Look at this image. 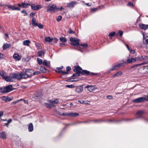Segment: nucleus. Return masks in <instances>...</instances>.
<instances>
[{"label":"nucleus","mask_w":148,"mask_h":148,"mask_svg":"<svg viewBox=\"0 0 148 148\" xmlns=\"http://www.w3.org/2000/svg\"><path fill=\"white\" fill-rule=\"evenodd\" d=\"M139 27L140 29L145 30L148 28V25L140 23L139 25Z\"/></svg>","instance_id":"1a4fd4ad"},{"label":"nucleus","mask_w":148,"mask_h":148,"mask_svg":"<svg viewBox=\"0 0 148 148\" xmlns=\"http://www.w3.org/2000/svg\"><path fill=\"white\" fill-rule=\"evenodd\" d=\"M0 137L2 139H5L6 138V134L5 132H0Z\"/></svg>","instance_id":"412c9836"},{"label":"nucleus","mask_w":148,"mask_h":148,"mask_svg":"<svg viewBox=\"0 0 148 148\" xmlns=\"http://www.w3.org/2000/svg\"><path fill=\"white\" fill-rule=\"evenodd\" d=\"M30 41L29 40H24L23 41V44L24 45L28 46L29 45Z\"/></svg>","instance_id":"a878e982"},{"label":"nucleus","mask_w":148,"mask_h":148,"mask_svg":"<svg viewBox=\"0 0 148 148\" xmlns=\"http://www.w3.org/2000/svg\"><path fill=\"white\" fill-rule=\"evenodd\" d=\"M32 8L35 10H37L41 8L40 5H36L34 4H32L31 5Z\"/></svg>","instance_id":"9b49d317"},{"label":"nucleus","mask_w":148,"mask_h":148,"mask_svg":"<svg viewBox=\"0 0 148 148\" xmlns=\"http://www.w3.org/2000/svg\"><path fill=\"white\" fill-rule=\"evenodd\" d=\"M12 119H10L8 120V121L7 122L8 123H9L10 122H12Z\"/></svg>","instance_id":"338daca9"},{"label":"nucleus","mask_w":148,"mask_h":148,"mask_svg":"<svg viewBox=\"0 0 148 148\" xmlns=\"http://www.w3.org/2000/svg\"><path fill=\"white\" fill-rule=\"evenodd\" d=\"M4 88H1L0 87V90H1V92L2 93H4Z\"/></svg>","instance_id":"0e129e2a"},{"label":"nucleus","mask_w":148,"mask_h":148,"mask_svg":"<svg viewBox=\"0 0 148 148\" xmlns=\"http://www.w3.org/2000/svg\"><path fill=\"white\" fill-rule=\"evenodd\" d=\"M130 52L131 53H132V54H134L135 53V51L134 50H131Z\"/></svg>","instance_id":"774afa93"},{"label":"nucleus","mask_w":148,"mask_h":148,"mask_svg":"<svg viewBox=\"0 0 148 148\" xmlns=\"http://www.w3.org/2000/svg\"><path fill=\"white\" fill-rule=\"evenodd\" d=\"M79 45H81L84 47H86L88 46V45L86 44H79Z\"/></svg>","instance_id":"864d4df0"},{"label":"nucleus","mask_w":148,"mask_h":148,"mask_svg":"<svg viewBox=\"0 0 148 148\" xmlns=\"http://www.w3.org/2000/svg\"><path fill=\"white\" fill-rule=\"evenodd\" d=\"M61 115L63 116H68V113H63L61 114Z\"/></svg>","instance_id":"4d7b16f0"},{"label":"nucleus","mask_w":148,"mask_h":148,"mask_svg":"<svg viewBox=\"0 0 148 148\" xmlns=\"http://www.w3.org/2000/svg\"><path fill=\"white\" fill-rule=\"evenodd\" d=\"M145 64V63H141V64H136V65H134L133 66V67H137V66H141V65L144 64Z\"/></svg>","instance_id":"3c124183"},{"label":"nucleus","mask_w":148,"mask_h":148,"mask_svg":"<svg viewBox=\"0 0 148 148\" xmlns=\"http://www.w3.org/2000/svg\"><path fill=\"white\" fill-rule=\"evenodd\" d=\"M12 86L11 85H10L6 86L5 87H4V93H8L11 91L12 89Z\"/></svg>","instance_id":"423d86ee"},{"label":"nucleus","mask_w":148,"mask_h":148,"mask_svg":"<svg viewBox=\"0 0 148 148\" xmlns=\"http://www.w3.org/2000/svg\"><path fill=\"white\" fill-rule=\"evenodd\" d=\"M12 79L13 78L10 76V74L9 77L6 76L4 79H5L7 82H10L13 81Z\"/></svg>","instance_id":"6ab92c4d"},{"label":"nucleus","mask_w":148,"mask_h":148,"mask_svg":"<svg viewBox=\"0 0 148 148\" xmlns=\"http://www.w3.org/2000/svg\"><path fill=\"white\" fill-rule=\"evenodd\" d=\"M11 46L10 44L7 43H5L3 46V50H5L6 49L10 48Z\"/></svg>","instance_id":"2eb2a0df"},{"label":"nucleus","mask_w":148,"mask_h":148,"mask_svg":"<svg viewBox=\"0 0 148 148\" xmlns=\"http://www.w3.org/2000/svg\"><path fill=\"white\" fill-rule=\"evenodd\" d=\"M38 56L41 57L42 55L44 54V52L42 51H38Z\"/></svg>","instance_id":"473e14b6"},{"label":"nucleus","mask_w":148,"mask_h":148,"mask_svg":"<svg viewBox=\"0 0 148 148\" xmlns=\"http://www.w3.org/2000/svg\"><path fill=\"white\" fill-rule=\"evenodd\" d=\"M60 40L61 41L63 42H66V40L65 38L61 37L60 38Z\"/></svg>","instance_id":"f704fd0d"},{"label":"nucleus","mask_w":148,"mask_h":148,"mask_svg":"<svg viewBox=\"0 0 148 148\" xmlns=\"http://www.w3.org/2000/svg\"><path fill=\"white\" fill-rule=\"evenodd\" d=\"M35 13L32 12L30 14V16L31 17H33L35 15Z\"/></svg>","instance_id":"603ef678"},{"label":"nucleus","mask_w":148,"mask_h":148,"mask_svg":"<svg viewBox=\"0 0 148 148\" xmlns=\"http://www.w3.org/2000/svg\"><path fill=\"white\" fill-rule=\"evenodd\" d=\"M55 72L56 73H61L63 75H65L68 74V73L66 72H64L62 71L61 70H56Z\"/></svg>","instance_id":"2f4dec72"},{"label":"nucleus","mask_w":148,"mask_h":148,"mask_svg":"<svg viewBox=\"0 0 148 148\" xmlns=\"http://www.w3.org/2000/svg\"><path fill=\"white\" fill-rule=\"evenodd\" d=\"M107 98L109 99H111L112 98V96L110 95H108L107 96Z\"/></svg>","instance_id":"69168bd1"},{"label":"nucleus","mask_w":148,"mask_h":148,"mask_svg":"<svg viewBox=\"0 0 148 148\" xmlns=\"http://www.w3.org/2000/svg\"><path fill=\"white\" fill-rule=\"evenodd\" d=\"M40 73V72L39 71H37L34 72L33 73V75H37Z\"/></svg>","instance_id":"8fccbe9b"},{"label":"nucleus","mask_w":148,"mask_h":148,"mask_svg":"<svg viewBox=\"0 0 148 148\" xmlns=\"http://www.w3.org/2000/svg\"><path fill=\"white\" fill-rule=\"evenodd\" d=\"M70 40L72 42H74L71 43V45H79V40L77 38L71 37L70 38Z\"/></svg>","instance_id":"39448f33"},{"label":"nucleus","mask_w":148,"mask_h":148,"mask_svg":"<svg viewBox=\"0 0 148 148\" xmlns=\"http://www.w3.org/2000/svg\"><path fill=\"white\" fill-rule=\"evenodd\" d=\"M143 68L145 70L146 72L148 73V66H143Z\"/></svg>","instance_id":"79ce46f5"},{"label":"nucleus","mask_w":148,"mask_h":148,"mask_svg":"<svg viewBox=\"0 0 148 148\" xmlns=\"http://www.w3.org/2000/svg\"><path fill=\"white\" fill-rule=\"evenodd\" d=\"M10 76L12 77L13 79H16L18 80H20L21 79V73H11L10 74Z\"/></svg>","instance_id":"20e7f679"},{"label":"nucleus","mask_w":148,"mask_h":148,"mask_svg":"<svg viewBox=\"0 0 148 148\" xmlns=\"http://www.w3.org/2000/svg\"><path fill=\"white\" fill-rule=\"evenodd\" d=\"M76 73H75L73 74V75L72 76V77H74L75 76H79L80 75V74L77 72H75Z\"/></svg>","instance_id":"58836bf2"},{"label":"nucleus","mask_w":148,"mask_h":148,"mask_svg":"<svg viewBox=\"0 0 148 148\" xmlns=\"http://www.w3.org/2000/svg\"><path fill=\"white\" fill-rule=\"evenodd\" d=\"M45 40L47 42H50L52 40V39L49 37H46L45 38Z\"/></svg>","instance_id":"72a5a7b5"},{"label":"nucleus","mask_w":148,"mask_h":148,"mask_svg":"<svg viewBox=\"0 0 148 148\" xmlns=\"http://www.w3.org/2000/svg\"><path fill=\"white\" fill-rule=\"evenodd\" d=\"M37 25V26H38L39 28L40 29H42L43 28V25H42L40 23H39V24H37V25Z\"/></svg>","instance_id":"37998d69"},{"label":"nucleus","mask_w":148,"mask_h":148,"mask_svg":"<svg viewBox=\"0 0 148 148\" xmlns=\"http://www.w3.org/2000/svg\"><path fill=\"white\" fill-rule=\"evenodd\" d=\"M59 9V8H57L56 5L53 4L48 7L47 11L49 12L51 11H53L54 12L55 11H57Z\"/></svg>","instance_id":"f03ea898"},{"label":"nucleus","mask_w":148,"mask_h":148,"mask_svg":"<svg viewBox=\"0 0 148 148\" xmlns=\"http://www.w3.org/2000/svg\"><path fill=\"white\" fill-rule=\"evenodd\" d=\"M82 2L84 3H85L86 5H87L88 6H91V5L92 4V3H86L84 1H82Z\"/></svg>","instance_id":"a18cd8bd"},{"label":"nucleus","mask_w":148,"mask_h":148,"mask_svg":"<svg viewBox=\"0 0 148 148\" xmlns=\"http://www.w3.org/2000/svg\"><path fill=\"white\" fill-rule=\"evenodd\" d=\"M45 106L47 108H51L52 106L51 104H49L47 103H45Z\"/></svg>","instance_id":"ea45409f"},{"label":"nucleus","mask_w":148,"mask_h":148,"mask_svg":"<svg viewBox=\"0 0 148 148\" xmlns=\"http://www.w3.org/2000/svg\"><path fill=\"white\" fill-rule=\"evenodd\" d=\"M136 59L138 60H143V58L142 57V56H141L138 57H137V58H136Z\"/></svg>","instance_id":"49530a36"},{"label":"nucleus","mask_w":148,"mask_h":148,"mask_svg":"<svg viewBox=\"0 0 148 148\" xmlns=\"http://www.w3.org/2000/svg\"><path fill=\"white\" fill-rule=\"evenodd\" d=\"M31 5L30 4L25 3V2L22 3V8H27L28 7Z\"/></svg>","instance_id":"b1692460"},{"label":"nucleus","mask_w":148,"mask_h":148,"mask_svg":"<svg viewBox=\"0 0 148 148\" xmlns=\"http://www.w3.org/2000/svg\"><path fill=\"white\" fill-rule=\"evenodd\" d=\"M127 5L128 6H132V7H133L134 6V5L133 3L131 2H129L127 3Z\"/></svg>","instance_id":"09e8293b"},{"label":"nucleus","mask_w":148,"mask_h":148,"mask_svg":"<svg viewBox=\"0 0 148 148\" xmlns=\"http://www.w3.org/2000/svg\"><path fill=\"white\" fill-rule=\"evenodd\" d=\"M79 114L77 113L71 112L68 113V116L70 117H75L79 115Z\"/></svg>","instance_id":"aec40b11"},{"label":"nucleus","mask_w":148,"mask_h":148,"mask_svg":"<svg viewBox=\"0 0 148 148\" xmlns=\"http://www.w3.org/2000/svg\"><path fill=\"white\" fill-rule=\"evenodd\" d=\"M5 7H7L8 8L12 9V10H20L21 9L18 7H15L14 6H12L11 5H7Z\"/></svg>","instance_id":"0eeeda50"},{"label":"nucleus","mask_w":148,"mask_h":148,"mask_svg":"<svg viewBox=\"0 0 148 148\" xmlns=\"http://www.w3.org/2000/svg\"><path fill=\"white\" fill-rule=\"evenodd\" d=\"M40 70L43 73L46 72L47 69L44 66H41L40 68Z\"/></svg>","instance_id":"c756f323"},{"label":"nucleus","mask_w":148,"mask_h":148,"mask_svg":"<svg viewBox=\"0 0 148 148\" xmlns=\"http://www.w3.org/2000/svg\"><path fill=\"white\" fill-rule=\"evenodd\" d=\"M145 101H148V94L145 97H139L134 99L132 100V102L134 103H139Z\"/></svg>","instance_id":"f257e3e1"},{"label":"nucleus","mask_w":148,"mask_h":148,"mask_svg":"<svg viewBox=\"0 0 148 148\" xmlns=\"http://www.w3.org/2000/svg\"><path fill=\"white\" fill-rule=\"evenodd\" d=\"M21 78L22 79H25L28 78L29 76L26 73H23V72H21Z\"/></svg>","instance_id":"f8f14e48"},{"label":"nucleus","mask_w":148,"mask_h":148,"mask_svg":"<svg viewBox=\"0 0 148 148\" xmlns=\"http://www.w3.org/2000/svg\"><path fill=\"white\" fill-rule=\"evenodd\" d=\"M49 102L51 104L52 106L55 107L56 106L55 105L56 104H57L59 103V101L58 99H56L53 101L52 100H49Z\"/></svg>","instance_id":"9d476101"},{"label":"nucleus","mask_w":148,"mask_h":148,"mask_svg":"<svg viewBox=\"0 0 148 148\" xmlns=\"http://www.w3.org/2000/svg\"><path fill=\"white\" fill-rule=\"evenodd\" d=\"M88 75L90 74L91 75H94V73H90L89 71H87L86 70H82L81 72V74L82 75L84 74Z\"/></svg>","instance_id":"4468645a"},{"label":"nucleus","mask_w":148,"mask_h":148,"mask_svg":"<svg viewBox=\"0 0 148 148\" xmlns=\"http://www.w3.org/2000/svg\"><path fill=\"white\" fill-rule=\"evenodd\" d=\"M0 75L4 79L6 76V73L3 71H0Z\"/></svg>","instance_id":"cd10ccee"},{"label":"nucleus","mask_w":148,"mask_h":148,"mask_svg":"<svg viewBox=\"0 0 148 148\" xmlns=\"http://www.w3.org/2000/svg\"><path fill=\"white\" fill-rule=\"evenodd\" d=\"M104 5H102L101 6H99L97 8H93L91 9V11L92 12H95L97 11L98 9H101V7L104 8Z\"/></svg>","instance_id":"ddd939ff"},{"label":"nucleus","mask_w":148,"mask_h":148,"mask_svg":"<svg viewBox=\"0 0 148 148\" xmlns=\"http://www.w3.org/2000/svg\"><path fill=\"white\" fill-rule=\"evenodd\" d=\"M68 32L69 34H72V33L74 34H75V32L73 31L71 29H70L69 30Z\"/></svg>","instance_id":"6e6d98bb"},{"label":"nucleus","mask_w":148,"mask_h":148,"mask_svg":"<svg viewBox=\"0 0 148 148\" xmlns=\"http://www.w3.org/2000/svg\"><path fill=\"white\" fill-rule=\"evenodd\" d=\"M71 70V68L70 67L68 66L66 67V71H70Z\"/></svg>","instance_id":"bf43d9fd"},{"label":"nucleus","mask_w":148,"mask_h":148,"mask_svg":"<svg viewBox=\"0 0 148 148\" xmlns=\"http://www.w3.org/2000/svg\"><path fill=\"white\" fill-rule=\"evenodd\" d=\"M25 72L26 73H32L33 72V71L30 69H27L26 70Z\"/></svg>","instance_id":"4c0bfd02"},{"label":"nucleus","mask_w":148,"mask_h":148,"mask_svg":"<svg viewBox=\"0 0 148 148\" xmlns=\"http://www.w3.org/2000/svg\"><path fill=\"white\" fill-rule=\"evenodd\" d=\"M68 82H74L77 81V80H74V79H70L68 80Z\"/></svg>","instance_id":"5fc2aeb1"},{"label":"nucleus","mask_w":148,"mask_h":148,"mask_svg":"<svg viewBox=\"0 0 148 148\" xmlns=\"http://www.w3.org/2000/svg\"><path fill=\"white\" fill-rule=\"evenodd\" d=\"M2 100H5L6 101H7V98H6V97L4 96L2 97Z\"/></svg>","instance_id":"052dcab7"},{"label":"nucleus","mask_w":148,"mask_h":148,"mask_svg":"<svg viewBox=\"0 0 148 148\" xmlns=\"http://www.w3.org/2000/svg\"><path fill=\"white\" fill-rule=\"evenodd\" d=\"M76 1H72L70 3H68L67 4V7L69 8H73L75 5L77 4Z\"/></svg>","instance_id":"6e6552de"},{"label":"nucleus","mask_w":148,"mask_h":148,"mask_svg":"<svg viewBox=\"0 0 148 148\" xmlns=\"http://www.w3.org/2000/svg\"><path fill=\"white\" fill-rule=\"evenodd\" d=\"M3 115V112L2 111H0V118H1Z\"/></svg>","instance_id":"e2e57ef3"},{"label":"nucleus","mask_w":148,"mask_h":148,"mask_svg":"<svg viewBox=\"0 0 148 148\" xmlns=\"http://www.w3.org/2000/svg\"><path fill=\"white\" fill-rule=\"evenodd\" d=\"M143 112H144L143 111H139L137 112V114L138 115H140L143 114Z\"/></svg>","instance_id":"c03bdc74"},{"label":"nucleus","mask_w":148,"mask_h":148,"mask_svg":"<svg viewBox=\"0 0 148 148\" xmlns=\"http://www.w3.org/2000/svg\"><path fill=\"white\" fill-rule=\"evenodd\" d=\"M83 88L81 86H79L76 88L75 91L78 93H80L83 91Z\"/></svg>","instance_id":"4be33fe9"},{"label":"nucleus","mask_w":148,"mask_h":148,"mask_svg":"<svg viewBox=\"0 0 148 148\" xmlns=\"http://www.w3.org/2000/svg\"><path fill=\"white\" fill-rule=\"evenodd\" d=\"M118 33L120 36H121L123 34V33L122 31L119 30L118 32Z\"/></svg>","instance_id":"de8ad7c7"},{"label":"nucleus","mask_w":148,"mask_h":148,"mask_svg":"<svg viewBox=\"0 0 148 148\" xmlns=\"http://www.w3.org/2000/svg\"><path fill=\"white\" fill-rule=\"evenodd\" d=\"M63 68V66H61L60 67H57V69L58 70H61Z\"/></svg>","instance_id":"680f3d73"},{"label":"nucleus","mask_w":148,"mask_h":148,"mask_svg":"<svg viewBox=\"0 0 148 148\" xmlns=\"http://www.w3.org/2000/svg\"><path fill=\"white\" fill-rule=\"evenodd\" d=\"M13 58L17 60H21L20 56L17 54H15L13 55Z\"/></svg>","instance_id":"5701e85b"},{"label":"nucleus","mask_w":148,"mask_h":148,"mask_svg":"<svg viewBox=\"0 0 148 148\" xmlns=\"http://www.w3.org/2000/svg\"><path fill=\"white\" fill-rule=\"evenodd\" d=\"M66 87L69 88H72L74 87L75 86L74 85H66Z\"/></svg>","instance_id":"a19ab883"},{"label":"nucleus","mask_w":148,"mask_h":148,"mask_svg":"<svg viewBox=\"0 0 148 148\" xmlns=\"http://www.w3.org/2000/svg\"><path fill=\"white\" fill-rule=\"evenodd\" d=\"M136 58L128 59L127 61V62L128 63H131L136 62Z\"/></svg>","instance_id":"a211bd4d"},{"label":"nucleus","mask_w":148,"mask_h":148,"mask_svg":"<svg viewBox=\"0 0 148 148\" xmlns=\"http://www.w3.org/2000/svg\"><path fill=\"white\" fill-rule=\"evenodd\" d=\"M85 88H87L90 92H92L93 90L95 89V86H94L88 85L86 86Z\"/></svg>","instance_id":"dca6fc26"},{"label":"nucleus","mask_w":148,"mask_h":148,"mask_svg":"<svg viewBox=\"0 0 148 148\" xmlns=\"http://www.w3.org/2000/svg\"><path fill=\"white\" fill-rule=\"evenodd\" d=\"M50 63L49 62L47 61L46 60H44L42 62V64L46 66L49 65Z\"/></svg>","instance_id":"c85d7f7f"},{"label":"nucleus","mask_w":148,"mask_h":148,"mask_svg":"<svg viewBox=\"0 0 148 148\" xmlns=\"http://www.w3.org/2000/svg\"><path fill=\"white\" fill-rule=\"evenodd\" d=\"M126 62H124L123 63H121L116 65H113L110 69V71H113L119 68L121 66H124V64H126Z\"/></svg>","instance_id":"7ed1b4c3"},{"label":"nucleus","mask_w":148,"mask_h":148,"mask_svg":"<svg viewBox=\"0 0 148 148\" xmlns=\"http://www.w3.org/2000/svg\"><path fill=\"white\" fill-rule=\"evenodd\" d=\"M37 61L38 64L39 65H41L42 64L43 61L42 59H40L39 58H37Z\"/></svg>","instance_id":"c9c22d12"},{"label":"nucleus","mask_w":148,"mask_h":148,"mask_svg":"<svg viewBox=\"0 0 148 148\" xmlns=\"http://www.w3.org/2000/svg\"><path fill=\"white\" fill-rule=\"evenodd\" d=\"M115 34V32H111L109 34V36L111 37L112 36H114V35Z\"/></svg>","instance_id":"e433bc0d"},{"label":"nucleus","mask_w":148,"mask_h":148,"mask_svg":"<svg viewBox=\"0 0 148 148\" xmlns=\"http://www.w3.org/2000/svg\"><path fill=\"white\" fill-rule=\"evenodd\" d=\"M123 73L121 71H119L117 72L114 75L113 77H119Z\"/></svg>","instance_id":"393cba45"},{"label":"nucleus","mask_w":148,"mask_h":148,"mask_svg":"<svg viewBox=\"0 0 148 148\" xmlns=\"http://www.w3.org/2000/svg\"><path fill=\"white\" fill-rule=\"evenodd\" d=\"M21 13L25 14L24 15H27V13L25 10H23L21 11Z\"/></svg>","instance_id":"13d9d810"},{"label":"nucleus","mask_w":148,"mask_h":148,"mask_svg":"<svg viewBox=\"0 0 148 148\" xmlns=\"http://www.w3.org/2000/svg\"><path fill=\"white\" fill-rule=\"evenodd\" d=\"M32 24L34 27H36L38 25L37 23L36 22V19H32Z\"/></svg>","instance_id":"7c9ffc66"},{"label":"nucleus","mask_w":148,"mask_h":148,"mask_svg":"<svg viewBox=\"0 0 148 148\" xmlns=\"http://www.w3.org/2000/svg\"><path fill=\"white\" fill-rule=\"evenodd\" d=\"M82 69L79 66H77L76 68L74 69L73 71L75 72H77L79 73L80 74H81L82 72Z\"/></svg>","instance_id":"f3484780"},{"label":"nucleus","mask_w":148,"mask_h":148,"mask_svg":"<svg viewBox=\"0 0 148 148\" xmlns=\"http://www.w3.org/2000/svg\"><path fill=\"white\" fill-rule=\"evenodd\" d=\"M29 131L30 132L32 131L33 130V126L32 123H29L28 126Z\"/></svg>","instance_id":"bb28decb"}]
</instances>
